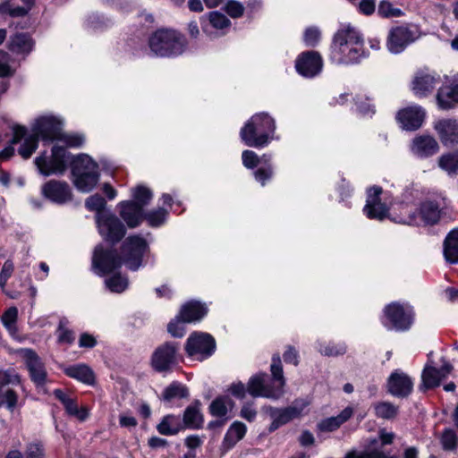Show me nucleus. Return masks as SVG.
<instances>
[{"instance_id": "33", "label": "nucleus", "mask_w": 458, "mask_h": 458, "mask_svg": "<svg viewBox=\"0 0 458 458\" xmlns=\"http://www.w3.org/2000/svg\"><path fill=\"white\" fill-rule=\"evenodd\" d=\"M183 424L180 417L174 415H166L161 422L157 426V429L161 435L173 436L176 435L183 428Z\"/></svg>"}, {"instance_id": "42", "label": "nucleus", "mask_w": 458, "mask_h": 458, "mask_svg": "<svg viewBox=\"0 0 458 458\" xmlns=\"http://www.w3.org/2000/svg\"><path fill=\"white\" fill-rule=\"evenodd\" d=\"M106 288L112 293H120L128 287V279L121 275H114L105 281Z\"/></svg>"}, {"instance_id": "10", "label": "nucleus", "mask_w": 458, "mask_h": 458, "mask_svg": "<svg viewBox=\"0 0 458 458\" xmlns=\"http://www.w3.org/2000/svg\"><path fill=\"white\" fill-rule=\"evenodd\" d=\"M307 406L308 403L301 400L295 401L292 406L283 409L269 407L267 413L272 419L268 428L269 432H273L293 419L300 417Z\"/></svg>"}, {"instance_id": "43", "label": "nucleus", "mask_w": 458, "mask_h": 458, "mask_svg": "<svg viewBox=\"0 0 458 458\" xmlns=\"http://www.w3.org/2000/svg\"><path fill=\"white\" fill-rule=\"evenodd\" d=\"M318 350L325 356H337L345 353L346 346L344 344L318 343Z\"/></svg>"}, {"instance_id": "61", "label": "nucleus", "mask_w": 458, "mask_h": 458, "mask_svg": "<svg viewBox=\"0 0 458 458\" xmlns=\"http://www.w3.org/2000/svg\"><path fill=\"white\" fill-rule=\"evenodd\" d=\"M284 360L287 363H292L293 365L298 364V352L293 347H288V349L284 353Z\"/></svg>"}, {"instance_id": "30", "label": "nucleus", "mask_w": 458, "mask_h": 458, "mask_svg": "<svg viewBox=\"0 0 458 458\" xmlns=\"http://www.w3.org/2000/svg\"><path fill=\"white\" fill-rule=\"evenodd\" d=\"M200 403L195 401L188 406L183 413V427L189 428H199L203 424V416L200 412Z\"/></svg>"}, {"instance_id": "7", "label": "nucleus", "mask_w": 458, "mask_h": 458, "mask_svg": "<svg viewBox=\"0 0 458 458\" xmlns=\"http://www.w3.org/2000/svg\"><path fill=\"white\" fill-rule=\"evenodd\" d=\"M186 38L172 29H159L148 39L150 50L160 57H174L182 55L186 47Z\"/></svg>"}, {"instance_id": "18", "label": "nucleus", "mask_w": 458, "mask_h": 458, "mask_svg": "<svg viewBox=\"0 0 458 458\" xmlns=\"http://www.w3.org/2000/svg\"><path fill=\"white\" fill-rule=\"evenodd\" d=\"M438 139L443 142L458 143V120L441 118L433 123Z\"/></svg>"}, {"instance_id": "15", "label": "nucleus", "mask_w": 458, "mask_h": 458, "mask_svg": "<svg viewBox=\"0 0 458 458\" xmlns=\"http://www.w3.org/2000/svg\"><path fill=\"white\" fill-rule=\"evenodd\" d=\"M177 362V346L171 343L159 346L151 359L152 367L159 372L170 370Z\"/></svg>"}, {"instance_id": "14", "label": "nucleus", "mask_w": 458, "mask_h": 458, "mask_svg": "<svg viewBox=\"0 0 458 458\" xmlns=\"http://www.w3.org/2000/svg\"><path fill=\"white\" fill-rule=\"evenodd\" d=\"M216 349L214 338L205 333H194L187 340L185 350L191 356L199 355L202 359L209 357Z\"/></svg>"}, {"instance_id": "31", "label": "nucleus", "mask_w": 458, "mask_h": 458, "mask_svg": "<svg viewBox=\"0 0 458 458\" xmlns=\"http://www.w3.org/2000/svg\"><path fill=\"white\" fill-rule=\"evenodd\" d=\"M444 256L447 262L458 263V229L452 230L444 242Z\"/></svg>"}, {"instance_id": "13", "label": "nucleus", "mask_w": 458, "mask_h": 458, "mask_svg": "<svg viewBox=\"0 0 458 458\" xmlns=\"http://www.w3.org/2000/svg\"><path fill=\"white\" fill-rule=\"evenodd\" d=\"M427 116L426 110L419 105L403 107L395 114L399 126L405 131H416L421 127Z\"/></svg>"}, {"instance_id": "16", "label": "nucleus", "mask_w": 458, "mask_h": 458, "mask_svg": "<svg viewBox=\"0 0 458 458\" xmlns=\"http://www.w3.org/2000/svg\"><path fill=\"white\" fill-rule=\"evenodd\" d=\"M323 67L320 55L315 51L301 53L295 61L296 71L303 77L312 78L318 74Z\"/></svg>"}, {"instance_id": "60", "label": "nucleus", "mask_w": 458, "mask_h": 458, "mask_svg": "<svg viewBox=\"0 0 458 458\" xmlns=\"http://www.w3.org/2000/svg\"><path fill=\"white\" fill-rule=\"evenodd\" d=\"M255 178L258 182H259L262 185L265 184V182L268 180L272 175V169L270 166L267 167H259L255 172Z\"/></svg>"}, {"instance_id": "52", "label": "nucleus", "mask_w": 458, "mask_h": 458, "mask_svg": "<svg viewBox=\"0 0 458 458\" xmlns=\"http://www.w3.org/2000/svg\"><path fill=\"white\" fill-rule=\"evenodd\" d=\"M378 13L383 17H399L402 13L400 9L394 8L389 2L382 1L379 4Z\"/></svg>"}, {"instance_id": "24", "label": "nucleus", "mask_w": 458, "mask_h": 458, "mask_svg": "<svg viewBox=\"0 0 458 458\" xmlns=\"http://www.w3.org/2000/svg\"><path fill=\"white\" fill-rule=\"evenodd\" d=\"M43 195L53 202L64 203L71 199L68 184L56 181H50L42 187Z\"/></svg>"}, {"instance_id": "50", "label": "nucleus", "mask_w": 458, "mask_h": 458, "mask_svg": "<svg viewBox=\"0 0 458 458\" xmlns=\"http://www.w3.org/2000/svg\"><path fill=\"white\" fill-rule=\"evenodd\" d=\"M320 39V31L318 28L310 27L306 29L303 34V41L308 47L316 46Z\"/></svg>"}, {"instance_id": "38", "label": "nucleus", "mask_w": 458, "mask_h": 458, "mask_svg": "<svg viewBox=\"0 0 458 458\" xmlns=\"http://www.w3.org/2000/svg\"><path fill=\"white\" fill-rule=\"evenodd\" d=\"M33 47V42L30 36L21 33L16 34L11 41L10 49L16 53H29Z\"/></svg>"}, {"instance_id": "48", "label": "nucleus", "mask_w": 458, "mask_h": 458, "mask_svg": "<svg viewBox=\"0 0 458 458\" xmlns=\"http://www.w3.org/2000/svg\"><path fill=\"white\" fill-rule=\"evenodd\" d=\"M441 443L445 450H454L457 446L458 437L453 429H446L443 432Z\"/></svg>"}, {"instance_id": "28", "label": "nucleus", "mask_w": 458, "mask_h": 458, "mask_svg": "<svg viewBox=\"0 0 458 458\" xmlns=\"http://www.w3.org/2000/svg\"><path fill=\"white\" fill-rule=\"evenodd\" d=\"M207 314V308L198 301H189L182 305L179 316L183 323L200 320Z\"/></svg>"}, {"instance_id": "37", "label": "nucleus", "mask_w": 458, "mask_h": 458, "mask_svg": "<svg viewBox=\"0 0 458 458\" xmlns=\"http://www.w3.org/2000/svg\"><path fill=\"white\" fill-rule=\"evenodd\" d=\"M18 318V310L16 307H11L5 310V312L2 316V323L4 327L7 329L9 334L13 337H17V322Z\"/></svg>"}, {"instance_id": "11", "label": "nucleus", "mask_w": 458, "mask_h": 458, "mask_svg": "<svg viewBox=\"0 0 458 458\" xmlns=\"http://www.w3.org/2000/svg\"><path fill=\"white\" fill-rule=\"evenodd\" d=\"M20 377L13 369H0V408L4 405L7 410L13 411L18 404V394L10 388L4 390L9 385H18Z\"/></svg>"}, {"instance_id": "5", "label": "nucleus", "mask_w": 458, "mask_h": 458, "mask_svg": "<svg viewBox=\"0 0 458 458\" xmlns=\"http://www.w3.org/2000/svg\"><path fill=\"white\" fill-rule=\"evenodd\" d=\"M59 140L65 143H81L85 137L81 134H66L63 131V121L53 115L37 118L31 125V133L26 143Z\"/></svg>"}, {"instance_id": "26", "label": "nucleus", "mask_w": 458, "mask_h": 458, "mask_svg": "<svg viewBox=\"0 0 458 458\" xmlns=\"http://www.w3.org/2000/svg\"><path fill=\"white\" fill-rule=\"evenodd\" d=\"M453 369V366L444 361L441 369H437L433 367H426L422 373V381L427 388H431L439 385L440 381L447 377Z\"/></svg>"}, {"instance_id": "3", "label": "nucleus", "mask_w": 458, "mask_h": 458, "mask_svg": "<svg viewBox=\"0 0 458 458\" xmlns=\"http://www.w3.org/2000/svg\"><path fill=\"white\" fill-rule=\"evenodd\" d=\"M363 39L351 25H344L335 35L330 49V60L337 64H352L363 56Z\"/></svg>"}, {"instance_id": "32", "label": "nucleus", "mask_w": 458, "mask_h": 458, "mask_svg": "<svg viewBox=\"0 0 458 458\" xmlns=\"http://www.w3.org/2000/svg\"><path fill=\"white\" fill-rule=\"evenodd\" d=\"M437 100L442 109L453 108L455 104H458V84L452 88L439 89Z\"/></svg>"}, {"instance_id": "58", "label": "nucleus", "mask_w": 458, "mask_h": 458, "mask_svg": "<svg viewBox=\"0 0 458 458\" xmlns=\"http://www.w3.org/2000/svg\"><path fill=\"white\" fill-rule=\"evenodd\" d=\"M242 163L248 168L254 167L259 163L258 156L250 150H245L242 153Z\"/></svg>"}, {"instance_id": "29", "label": "nucleus", "mask_w": 458, "mask_h": 458, "mask_svg": "<svg viewBox=\"0 0 458 458\" xmlns=\"http://www.w3.org/2000/svg\"><path fill=\"white\" fill-rule=\"evenodd\" d=\"M66 376L74 378L87 385H93L95 382V375L92 369L86 364L81 363L69 366L64 369Z\"/></svg>"}, {"instance_id": "55", "label": "nucleus", "mask_w": 458, "mask_h": 458, "mask_svg": "<svg viewBox=\"0 0 458 458\" xmlns=\"http://www.w3.org/2000/svg\"><path fill=\"white\" fill-rule=\"evenodd\" d=\"M182 320L178 315L173 321L168 324V332L174 337H182L184 335V327Z\"/></svg>"}, {"instance_id": "40", "label": "nucleus", "mask_w": 458, "mask_h": 458, "mask_svg": "<svg viewBox=\"0 0 458 458\" xmlns=\"http://www.w3.org/2000/svg\"><path fill=\"white\" fill-rule=\"evenodd\" d=\"M377 417L386 420L394 419L398 413V407L388 402H381L374 404Z\"/></svg>"}, {"instance_id": "19", "label": "nucleus", "mask_w": 458, "mask_h": 458, "mask_svg": "<svg viewBox=\"0 0 458 458\" xmlns=\"http://www.w3.org/2000/svg\"><path fill=\"white\" fill-rule=\"evenodd\" d=\"M418 208L410 203H398L393 207L389 218L394 223L409 225H420V218L417 216Z\"/></svg>"}, {"instance_id": "25", "label": "nucleus", "mask_w": 458, "mask_h": 458, "mask_svg": "<svg viewBox=\"0 0 458 458\" xmlns=\"http://www.w3.org/2000/svg\"><path fill=\"white\" fill-rule=\"evenodd\" d=\"M120 216L129 227H136L142 218L143 208L133 201H122L119 203Z\"/></svg>"}, {"instance_id": "22", "label": "nucleus", "mask_w": 458, "mask_h": 458, "mask_svg": "<svg viewBox=\"0 0 458 458\" xmlns=\"http://www.w3.org/2000/svg\"><path fill=\"white\" fill-rule=\"evenodd\" d=\"M54 395L64 405L68 415L75 417L81 421H84L89 417V410L86 407H79L75 399L68 393L61 389H55Z\"/></svg>"}, {"instance_id": "44", "label": "nucleus", "mask_w": 458, "mask_h": 458, "mask_svg": "<svg viewBox=\"0 0 458 458\" xmlns=\"http://www.w3.org/2000/svg\"><path fill=\"white\" fill-rule=\"evenodd\" d=\"M438 145H411V151L418 158H428L438 152Z\"/></svg>"}, {"instance_id": "2", "label": "nucleus", "mask_w": 458, "mask_h": 458, "mask_svg": "<svg viewBox=\"0 0 458 458\" xmlns=\"http://www.w3.org/2000/svg\"><path fill=\"white\" fill-rule=\"evenodd\" d=\"M146 240L138 235L128 237L122 245L121 257L112 250H104L101 245L95 248L92 257V269L99 276L113 272L123 264L135 271L142 264V258L148 251Z\"/></svg>"}, {"instance_id": "51", "label": "nucleus", "mask_w": 458, "mask_h": 458, "mask_svg": "<svg viewBox=\"0 0 458 458\" xmlns=\"http://www.w3.org/2000/svg\"><path fill=\"white\" fill-rule=\"evenodd\" d=\"M342 426L335 416L322 420L318 424V430L322 432H332L336 430Z\"/></svg>"}, {"instance_id": "9", "label": "nucleus", "mask_w": 458, "mask_h": 458, "mask_svg": "<svg viewBox=\"0 0 458 458\" xmlns=\"http://www.w3.org/2000/svg\"><path fill=\"white\" fill-rule=\"evenodd\" d=\"M413 308L408 303L392 302L384 309L382 324L389 330L406 331L413 323Z\"/></svg>"}, {"instance_id": "64", "label": "nucleus", "mask_w": 458, "mask_h": 458, "mask_svg": "<svg viewBox=\"0 0 458 458\" xmlns=\"http://www.w3.org/2000/svg\"><path fill=\"white\" fill-rule=\"evenodd\" d=\"M230 391L233 395L236 396L237 398H243L245 396L246 388L245 386L242 382L233 383L231 387Z\"/></svg>"}, {"instance_id": "17", "label": "nucleus", "mask_w": 458, "mask_h": 458, "mask_svg": "<svg viewBox=\"0 0 458 458\" xmlns=\"http://www.w3.org/2000/svg\"><path fill=\"white\" fill-rule=\"evenodd\" d=\"M413 387L411 378L401 370L394 371L387 380L388 392L396 397L408 396Z\"/></svg>"}, {"instance_id": "53", "label": "nucleus", "mask_w": 458, "mask_h": 458, "mask_svg": "<svg viewBox=\"0 0 458 458\" xmlns=\"http://www.w3.org/2000/svg\"><path fill=\"white\" fill-rule=\"evenodd\" d=\"M57 338L60 343L72 344L74 340V335L72 331L68 329L64 321H60L58 329H57Z\"/></svg>"}, {"instance_id": "59", "label": "nucleus", "mask_w": 458, "mask_h": 458, "mask_svg": "<svg viewBox=\"0 0 458 458\" xmlns=\"http://www.w3.org/2000/svg\"><path fill=\"white\" fill-rule=\"evenodd\" d=\"M97 344L96 338L88 333L81 335L79 339V346L81 348H93Z\"/></svg>"}, {"instance_id": "39", "label": "nucleus", "mask_w": 458, "mask_h": 458, "mask_svg": "<svg viewBox=\"0 0 458 458\" xmlns=\"http://www.w3.org/2000/svg\"><path fill=\"white\" fill-rule=\"evenodd\" d=\"M438 164L449 174H458V151L443 155Z\"/></svg>"}, {"instance_id": "35", "label": "nucleus", "mask_w": 458, "mask_h": 458, "mask_svg": "<svg viewBox=\"0 0 458 458\" xmlns=\"http://www.w3.org/2000/svg\"><path fill=\"white\" fill-rule=\"evenodd\" d=\"M188 395L189 392L187 387L177 382L172 383L163 392L164 401L169 403L175 400L186 398Z\"/></svg>"}, {"instance_id": "46", "label": "nucleus", "mask_w": 458, "mask_h": 458, "mask_svg": "<svg viewBox=\"0 0 458 458\" xmlns=\"http://www.w3.org/2000/svg\"><path fill=\"white\" fill-rule=\"evenodd\" d=\"M224 11L233 19L240 18L243 15L244 6L236 0H228L224 6Z\"/></svg>"}, {"instance_id": "27", "label": "nucleus", "mask_w": 458, "mask_h": 458, "mask_svg": "<svg viewBox=\"0 0 458 458\" xmlns=\"http://www.w3.org/2000/svg\"><path fill=\"white\" fill-rule=\"evenodd\" d=\"M247 432V427L241 421H234L227 429L221 445V450L224 453L231 450L240 440H242Z\"/></svg>"}, {"instance_id": "36", "label": "nucleus", "mask_w": 458, "mask_h": 458, "mask_svg": "<svg viewBox=\"0 0 458 458\" xmlns=\"http://www.w3.org/2000/svg\"><path fill=\"white\" fill-rule=\"evenodd\" d=\"M233 407V403L229 397H217L215 399L210 406V413L216 417H224Z\"/></svg>"}, {"instance_id": "34", "label": "nucleus", "mask_w": 458, "mask_h": 458, "mask_svg": "<svg viewBox=\"0 0 458 458\" xmlns=\"http://www.w3.org/2000/svg\"><path fill=\"white\" fill-rule=\"evenodd\" d=\"M417 216L420 218V225L421 223L433 225L440 217L438 207L433 202H424L421 204Z\"/></svg>"}, {"instance_id": "20", "label": "nucleus", "mask_w": 458, "mask_h": 458, "mask_svg": "<svg viewBox=\"0 0 458 458\" xmlns=\"http://www.w3.org/2000/svg\"><path fill=\"white\" fill-rule=\"evenodd\" d=\"M412 41L411 32L403 26L392 29L387 37V47L391 53H401Z\"/></svg>"}, {"instance_id": "8", "label": "nucleus", "mask_w": 458, "mask_h": 458, "mask_svg": "<svg viewBox=\"0 0 458 458\" xmlns=\"http://www.w3.org/2000/svg\"><path fill=\"white\" fill-rule=\"evenodd\" d=\"M275 121L267 114H257L253 115L241 130L242 140L246 142L267 143L276 140Z\"/></svg>"}, {"instance_id": "63", "label": "nucleus", "mask_w": 458, "mask_h": 458, "mask_svg": "<svg viewBox=\"0 0 458 458\" xmlns=\"http://www.w3.org/2000/svg\"><path fill=\"white\" fill-rule=\"evenodd\" d=\"M256 415H257V411L251 405L246 404L242 408L241 416L243 419H245L249 421H252L256 418Z\"/></svg>"}, {"instance_id": "12", "label": "nucleus", "mask_w": 458, "mask_h": 458, "mask_svg": "<svg viewBox=\"0 0 458 458\" xmlns=\"http://www.w3.org/2000/svg\"><path fill=\"white\" fill-rule=\"evenodd\" d=\"M382 193V188L379 186L368 189L366 205L363 208V213L368 218L382 221L389 217V208L381 199Z\"/></svg>"}, {"instance_id": "49", "label": "nucleus", "mask_w": 458, "mask_h": 458, "mask_svg": "<svg viewBox=\"0 0 458 458\" xmlns=\"http://www.w3.org/2000/svg\"><path fill=\"white\" fill-rule=\"evenodd\" d=\"M345 458H395L394 456H390L386 454H382L378 451H363V452H356L352 451L346 454Z\"/></svg>"}, {"instance_id": "47", "label": "nucleus", "mask_w": 458, "mask_h": 458, "mask_svg": "<svg viewBox=\"0 0 458 458\" xmlns=\"http://www.w3.org/2000/svg\"><path fill=\"white\" fill-rule=\"evenodd\" d=\"M208 19L211 25L217 30H222L231 25L230 20L219 12L209 13Z\"/></svg>"}, {"instance_id": "6", "label": "nucleus", "mask_w": 458, "mask_h": 458, "mask_svg": "<svg viewBox=\"0 0 458 458\" xmlns=\"http://www.w3.org/2000/svg\"><path fill=\"white\" fill-rule=\"evenodd\" d=\"M86 208L96 211V223L100 235L113 243L119 242L125 234L123 223L114 214L103 211L106 200L98 194L92 195L86 199Z\"/></svg>"}, {"instance_id": "21", "label": "nucleus", "mask_w": 458, "mask_h": 458, "mask_svg": "<svg viewBox=\"0 0 458 458\" xmlns=\"http://www.w3.org/2000/svg\"><path fill=\"white\" fill-rule=\"evenodd\" d=\"M439 81V76L428 72H419L416 73L411 89L417 97H425L430 93Z\"/></svg>"}, {"instance_id": "62", "label": "nucleus", "mask_w": 458, "mask_h": 458, "mask_svg": "<svg viewBox=\"0 0 458 458\" xmlns=\"http://www.w3.org/2000/svg\"><path fill=\"white\" fill-rule=\"evenodd\" d=\"M360 11L363 14L369 15L375 11V1L374 0H361L360 3Z\"/></svg>"}, {"instance_id": "4", "label": "nucleus", "mask_w": 458, "mask_h": 458, "mask_svg": "<svg viewBox=\"0 0 458 458\" xmlns=\"http://www.w3.org/2000/svg\"><path fill=\"white\" fill-rule=\"evenodd\" d=\"M271 373L273 376L271 384H267V375L265 373L254 375L250 378L247 390L251 396L279 399L284 395L285 380L279 355L273 357Z\"/></svg>"}, {"instance_id": "57", "label": "nucleus", "mask_w": 458, "mask_h": 458, "mask_svg": "<svg viewBox=\"0 0 458 458\" xmlns=\"http://www.w3.org/2000/svg\"><path fill=\"white\" fill-rule=\"evenodd\" d=\"M28 134L27 128L21 125H14L13 127V139L10 143H20L26 138Z\"/></svg>"}, {"instance_id": "23", "label": "nucleus", "mask_w": 458, "mask_h": 458, "mask_svg": "<svg viewBox=\"0 0 458 458\" xmlns=\"http://www.w3.org/2000/svg\"><path fill=\"white\" fill-rule=\"evenodd\" d=\"M26 366L30 371L31 379L37 385H43L46 381L47 372L45 366L35 352L30 349L24 350Z\"/></svg>"}, {"instance_id": "45", "label": "nucleus", "mask_w": 458, "mask_h": 458, "mask_svg": "<svg viewBox=\"0 0 458 458\" xmlns=\"http://www.w3.org/2000/svg\"><path fill=\"white\" fill-rule=\"evenodd\" d=\"M167 211L164 208H159L148 212L145 217L149 225L159 226L165 221Z\"/></svg>"}, {"instance_id": "41", "label": "nucleus", "mask_w": 458, "mask_h": 458, "mask_svg": "<svg viewBox=\"0 0 458 458\" xmlns=\"http://www.w3.org/2000/svg\"><path fill=\"white\" fill-rule=\"evenodd\" d=\"M131 196L133 198L132 201L139 204L143 208L152 199V192L146 186L138 185L131 189Z\"/></svg>"}, {"instance_id": "1", "label": "nucleus", "mask_w": 458, "mask_h": 458, "mask_svg": "<svg viewBox=\"0 0 458 458\" xmlns=\"http://www.w3.org/2000/svg\"><path fill=\"white\" fill-rule=\"evenodd\" d=\"M69 163L72 164L76 188L82 192L92 191L98 182L99 173L97 163L88 155H80L72 158L64 146L54 145L50 151L45 150L35 160L40 174L44 175L61 174Z\"/></svg>"}, {"instance_id": "56", "label": "nucleus", "mask_w": 458, "mask_h": 458, "mask_svg": "<svg viewBox=\"0 0 458 458\" xmlns=\"http://www.w3.org/2000/svg\"><path fill=\"white\" fill-rule=\"evenodd\" d=\"M13 272V264L10 260H6L0 272V286L4 289L8 279L11 277Z\"/></svg>"}, {"instance_id": "54", "label": "nucleus", "mask_w": 458, "mask_h": 458, "mask_svg": "<svg viewBox=\"0 0 458 458\" xmlns=\"http://www.w3.org/2000/svg\"><path fill=\"white\" fill-rule=\"evenodd\" d=\"M26 458H44V449L39 443H30L26 447Z\"/></svg>"}]
</instances>
